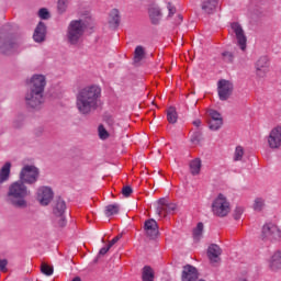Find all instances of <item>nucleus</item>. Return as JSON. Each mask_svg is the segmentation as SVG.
I'll return each mask as SVG.
<instances>
[{
    "label": "nucleus",
    "instance_id": "nucleus-1",
    "mask_svg": "<svg viewBox=\"0 0 281 281\" xmlns=\"http://www.w3.org/2000/svg\"><path fill=\"white\" fill-rule=\"evenodd\" d=\"M102 89L99 86L81 88L76 95V109L80 115H90L100 106Z\"/></svg>",
    "mask_w": 281,
    "mask_h": 281
},
{
    "label": "nucleus",
    "instance_id": "nucleus-2",
    "mask_svg": "<svg viewBox=\"0 0 281 281\" xmlns=\"http://www.w3.org/2000/svg\"><path fill=\"white\" fill-rule=\"evenodd\" d=\"M29 195L30 191L27 187H25L23 181L19 180L10 184L5 201L9 205L18 210H25V207H27V200H25V198Z\"/></svg>",
    "mask_w": 281,
    "mask_h": 281
},
{
    "label": "nucleus",
    "instance_id": "nucleus-3",
    "mask_svg": "<svg viewBox=\"0 0 281 281\" xmlns=\"http://www.w3.org/2000/svg\"><path fill=\"white\" fill-rule=\"evenodd\" d=\"M260 240H262L267 247H269V245H273V243H280V227L273 223L265 224L261 228Z\"/></svg>",
    "mask_w": 281,
    "mask_h": 281
},
{
    "label": "nucleus",
    "instance_id": "nucleus-4",
    "mask_svg": "<svg viewBox=\"0 0 281 281\" xmlns=\"http://www.w3.org/2000/svg\"><path fill=\"white\" fill-rule=\"evenodd\" d=\"M212 212L214 216L220 218H225L229 212H232V204L228 202L227 198L220 193L212 202Z\"/></svg>",
    "mask_w": 281,
    "mask_h": 281
},
{
    "label": "nucleus",
    "instance_id": "nucleus-5",
    "mask_svg": "<svg viewBox=\"0 0 281 281\" xmlns=\"http://www.w3.org/2000/svg\"><path fill=\"white\" fill-rule=\"evenodd\" d=\"M65 210H67L65 200H56L53 206V223L55 227H65V225H67V220L65 218Z\"/></svg>",
    "mask_w": 281,
    "mask_h": 281
},
{
    "label": "nucleus",
    "instance_id": "nucleus-6",
    "mask_svg": "<svg viewBox=\"0 0 281 281\" xmlns=\"http://www.w3.org/2000/svg\"><path fill=\"white\" fill-rule=\"evenodd\" d=\"M83 34H85V23H82V21L80 20L71 21L68 26V33H67L69 43H71V45L78 44V41L82 38Z\"/></svg>",
    "mask_w": 281,
    "mask_h": 281
},
{
    "label": "nucleus",
    "instance_id": "nucleus-7",
    "mask_svg": "<svg viewBox=\"0 0 281 281\" xmlns=\"http://www.w3.org/2000/svg\"><path fill=\"white\" fill-rule=\"evenodd\" d=\"M27 92L25 94V104L29 111L36 109V75H33L30 80L26 81Z\"/></svg>",
    "mask_w": 281,
    "mask_h": 281
},
{
    "label": "nucleus",
    "instance_id": "nucleus-8",
    "mask_svg": "<svg viewBox=\"0 0 281 281\" xmlns=\"http://www.w3.org/2000/svg\"><path fill=\"white\" fill-rule=\"evenodd\" d=\"M177 211V204L169 202L168 199L161 198L157 202L156 213L159 218H166L167 214H173Z\"/></svg>",
    "mask_w": 281,
    "mask_h": 281
},
{
    "label": "nucleus",
    "instance_id": "nucleus-9",
    "mask_svg": "<svg viewBox=\"0 0 281 281\" xmlns=\"http://www.w3.org/2000/svg\"><path fill=\"white\" fill-rule=\"evenodd\" d=\"M3 43V33H0V52L1 54H12L13 52H16L21 45V42L16 38H10L5 37Z\"/></svg>",
    "mask_w": 281,
    "mask_h": 281
},
{
    "label": "nucleus",
    "instance_id": "nucleus-10",
    "mask_svg": "<svg viewBox=\"0 0 281 281\" xmlns=\"http://www.w3.org/2000/svg\"><path fill=\"white\" fill-rule=\"evenodd\" d=\"M231 29L235 33L238 47L241 52H245V49H247V36L245 35L243 26H240L238 22H234L231 24Z\"/></svg>",
    "mask_w": 281,
    "mask_h": 281
},
{
    "label": "nucleus",
    "instance_id": "nucleus-11",
    "mask_svg": "<svg viewBox=\"0 0 281 281\" xmlns=\"http://www.w3.org/2000/svg\"><path fill=\"white\" fill-rule=\"evenodd\" d=\"M45 87H47V77H45V75H36L37 104H43L45 102Z\"/></svg>",
    "mask_w": 281,
    "mask_h": 281
},
{
    "label": "nucleus",
    "instance_id": "nucleus-12",
    "mask_svg": "<svg viewBox=\"0 0 281 281\" xmlns=\"http://www.w3.org/2000/svg\"><path fill=\"white\" fill-rule=\"evenodd\" d=\"M233 91L234 85H232V82H229L228 80L222 79L217 82V93L220 100H229V95H232Z\"/></svg>",
    "mask_w": 281,
    "mask_h": 281
},
{
    "label": "nucleus",
    "instance_id": "nucleus-13",
    "mask_svg": "<svg viewBox=\"0 0 281 281\" xmlns=\"http://www.w3.org/2000/svg\"><path fill=\"white\" fill-rule=\"evenodd\" d=\"M37 201L40 205L47 206L54 201V191L49 187H41L37 190Z\"/></svg>",
    "mask_w": 281,
    "mask_h": 281
},
{
    "label": "nucleus",
    "instance_id": "nucleus-14",
    "mask_svg": "<svg viewBox=\"0 0 281 281\" xmlns=\"http://www.w3.org/2000/svg\"><path fill=\"white\" fill-rule=\"evenodd\" d=\"M20 181L23 183H34L36 181V167L25 166L20 173Z\"/></svg>",
    "mask_w": 281,
    "mask_h": 281
},
{
    "label": "nucleus",
    "instance_id": "nucleus-15",
    "mask_svg": "<svg viewBox=\"0 0 281 281\" xmlns=\"http://www.w3.org/2000/svg\"><path fill=\"white\" fill-rule=\"evenodd\" d=\"M255 69L259 78H265L269 74V58L267 56L260 57L255 64Z\"/></svg>",
    "mask_w": 281,
    "mask_h": 281
},
{
    "label": "nucleus",
    "instance_id": "nucleus-16",
    "mask_svg": "<svg viewBox=\"0 0 281 281\" xmlns=\"http://www.w3.org/2000/svg\"><path fill=\"white\" fill-rule=\"evenodd\" d=\"M268 146L270 148L281 147V127H274L268 136Z\"/></svg>",
    "mask_w": 281,
    "mask_h": 281
},
{
    "label": "nucleus",
    "instance_id": "nucleus-17",
    "mask_svg": "<svg viewBox=\"0 0 281 281\" xmlns=\"http://www.w3.org/2000/svg\"><path fill=\"white\" fill-rule=\"evenodd\" d=\"M270 271L278 272L281 270V250H276L268 259Z\"/></svg>",
    "mask_w": 281,
    "mask_h": 281
},
{
    "label": "nucleus",
    "instance_id": "nucleus-18",
    "mask_svg": "<svg viewBox=\"0 0 281 281\" xmlns=\"http://www.w3.org/2000/svg\"><path fill=\"white\" fill-rule=\"evenodd\" d=\"M144 232L148 238L159 236V226L155 220H147L144 224Z\"/></svg>",
    "mask_w": 281,
    "mask_h": 281
},
{
    "label": "nucleus",
    "instance_id": "nucleus-19",
    "mask_svg": "<svg viewBox=\"0 0 281 281\" xmlns=\"http://www.w3.org/2000/svg\"><path fill=\"white\" fill-rule=\"evenodd\" d=\"M221 254H223V250H221V247L216 244H212L209 246L207 249V257L212 265H216V262H221Z\"/></svg>",
    "mask_w": 281,
    "mask_h": 281
},
{
    "label": "nucleus",
    "instance_id": "nucleus-20",
    "mask_svg": "<svg viewBox=\"0 0 281 281\" xmlns=\"http://www.w3.org/2000/svg\"><path fill=\"white\" fill-rule=\"evenodd\" d=\"M199 280V271L192 266H184L182 270V281H196Z\"/></svg>",
    "mask_w": 281,
    "mask_h": 281
},
{
    "label": "nucleus",
    "instance_id": "nucleus-21",
    "mask_svg": "<svg viewBox=\"0 0 281 281\" xmlns=\"http://www.w3.org/2000/svg\"><path fill=\"white\" fill-rule=\"evenodd\" d=\"M201 8L204 14H214L218 8V0H202Z\"/></svg>",
    "mask_w": 281,
    "mask_h": 281
},
{
    "label": "nucleus",
    "instance_id": "nucleus-22",
    "mask_svg": "<svg viewBox=\"0 0 281 281\" xmlns=\"http://www.w3.org/2000/svg\"><path fill=\"white\" fill-rule=\"evenodd\" d=\"M47 36V26L45 23L40 22L36 27V43H43Z\"/></svg>",
    "mask_w": 281,
    "mask_h": 281
},
{
    "label": "nucleus",
    "instance_id": "nucleus-23",
    "mask_svg": "<svg viewBox=\"0 0 281 281\" xmlns=\"http://www.w3.org/2000/svg\"><path fill=\"white\" fill-rule=\"evenodd\" d=\"M149 19L154 25H157L161 21V10L158 7H151L149 9Z\"/></svg>",
    "mask_w": 281,
    "mask_h": 281
},
{
    "label": "nucleus",
    "instance_id": "nucleus-24",
    "mask_svg": "<svg viewBox=\"0 0 281 281\" xmlns=\"http://www.w3.org/2000/svg\"><path fill=\"white\" fill-rule=\"evenodd\" d=\"M143 281H155V270L150 268L149 266H145L143 268V274H142Z\"/></svg>",
    "mask_w": 281,
    "mask_h": 281
},
{
    "label": "nucleus",
    "instance_id": "nucleus-25",
    "mask_svg": "<svg viewBox=\"0 0 281 281\" xmlns=\"http://www.w3.org/2000/svg\"><path fill=\"white\" fill-rule=\"evenodd\" d=\"M191 175H199L201 172V159L195 158L190 162Z\"/></svg>",
    "mask_w": 281,
    "mask_h": 281
},
{
    "label": "nucleus",
    "instance_id": "nucleus-26",
    "mask_svg": "<svg viewBox=\"0 0 281 281\" xmlns=\"http://www.w3.org/2000/svg\"><path fill=\"white\" fill-rule=\"evenodd\" d=\"M40 271L43 276H54V267L49 266L47 262L43 261L40 266Z\"/></svg>",
    "mask_w": 281,
    "mask_h": 281
},
{
    "label": "nucleus",
    "instance_id": "nucleus-27",
    "mask_svg": "<svg viewBox=\"0 0 281 281\" xmlns=\"http://www.w3.org/2000/svg\"><path fill=\"white\" fill-rule=\"evenodd\" d=\"M243 157H245V148L243 146H237L233 154V161H243Z\"/></svg>",
    "mask_w": 281,
    "mask_h": 281
},
{
    "label": "nucleus",
    "instance_id": "nucleus-28",
    "mask_svg": "<svg viewBox=\"0 0 281 281\" xmlns=\"http://www.w3.org/2000/svg\"><path fill=\"white\" fill-rule=\"evenodd\" d=\"M167 120L169 124H176L178 120L177 110L175 108H169L167 110Z\"/></svg>",
    "mask_w": 281,
    "mask_h": 281
},
{
    "label": "nucleus",
    "instance_id": "nucleus-29",
    "mask_svg": "<svg viewBox=\"0 0 281 281\" xmlns=\"http://www.w3.org/2000/svg\"><path fill=\"white\" fill-rule=\"evenodd\" d=\"M252 209L255 210V212H262V210H265V199L262 198L255 199Z\"/></svg>",
    "mask_w": 281,
    "mask_h": 281
},
{
    "label": "nucleus",
    "instance_id": "nucleus-30",
    "mask_svg": "<svg viewBox=\"0 0 281 281\" xmlns=\"http://www.w3.org/2000/svg\"><path fill=\"white\" fill-rule=\"evenodd\" d=\"M120 212V205L117 204H110L105 207V215L113 216Z\"/></svg>",
    "mask_w": 281,
    "mask_h": 281
},
{
    "label": "nucleus",
    "instance_id": "nucleus-31",
    "mask_svg": "<svg viewBox=\"0 0 281 281\" xmlns=\"http://www.w3.org/2000/svg\"><path fill=\"white\" fill-rule=\"evenodd\" d=\"M201 236H203V223L200 222L193 229V238L194 240H201Z\"/></svg>",
    "mask_w": 281,
    "mask_h": 281
},
{
    "label": "nucleus",
    "instance_id": "nucleus-32",
    "mask_svg": "<svg viewBox=\"0 0 281 281\" xmlns=\"http://www.w3.org/2000/svg\"><path fill=\"white\" fill-rule=\"evenodd\" d=\"M145 50L142 46H137L134 52V60L135 63H139V60L144 59Z\"/></svg>",
    "mask_w": 281,
    "mask_h": 281
},
{
    "label": "nucleus",
    "instance_id": "nucleus-33",
    "mask_svg": "<svg viewBox=\"0 0 281 281\" xmlns=\"http://www.w3.org/2000/svg\"><path fill=\"white\" fill-rule=\"evenodd\" d=\"M67 5H69V0H58L57 10L60 14L67 12Z\"/></svg>",
    "mask_w": 281,
    "mask_h": 281
},
{
    "label": "nucleus",
    "instance_id": "nucleus-34",
    "mask_svg": "<svg viewBox=\"0 0 281 281\" xmlns=\"http://www.w3.org/2000/svg\"><path fill=\"white\" fill-rule=\"evenodd\" d=\"M110 23H114V25H117V23H120V11H117V9H113L110 13Z\"/></svg>",
    "mask_w": 281,
    "mask_h": 281
},
{
    "label": "nucleus",
    "instance_id": "nucleus-35",
    "mask_svg": "<svg viewBox=\"0 0 281 281\" xmlns=\"http://www.w3.org/2000/svg\"><path fill=\"white\" fill-rule=\"evenodd\" d=\"M207 115L210 117L209 121H216V122H218V120H223V117L221 116V113H218L216 110H209L207 111Z\"/></svg>",
    "mask_w": 281,
    "mask_h": 281
},
{
    "label": "nucleus",
    "instance_id": "nucleus-36",
    "mask_svg": "<svg viewBox=\"0 0 281 281\" xmlns=\"http://www.w3.org/2000/svg\"><path fill=\"white\" fill-rule=\"evenodd\" d=\"M223 126V120H217V121H209V128L211 131H218Z\"/></svg>",
    "mask_w": 281,
    "mask_h": 281
},
{
    "label": "nucleus",
    "instance_id": "nucleus-37",
    "mask_svg": "<svg viewBox=\"0 0 281 281\" xmlns=\"http://www.w3.org/2000/svg\"><path fill=\"white\" fill-rule=\"evenodd\" d=\"M38 16L43 21H47V19H49V16L52 15L49 14V11L47 9L43 8V9H40Z\"/></svg>",
    "mask_w": 281,
    "mask_h": 281
},
{
    "label": "nucleus",
    "instance_id": "nucleus-38",
    "mask_svg": "<svg viewBox=\"0 0 281 281\" xmlns=\"http://www.w3.org/2000/svg\"><path fill=\"white\" fill-rule=\"evenodd\" d=\"M245 212V207L243 206H237L234 211V218L235 221H239V218L243 216Z\"/></svg>",
    "mask_w": 281,
    "mask_h": 281
},
{
    "label": "nucleus",
    "instance_id": "nucleus-39",
    "mask_svg": "<svg viewBox=\"0 0 281 281\" xmlns=\"http://www.w3.org/2000/svg\"><path fill=\"white\" fill-rule=\"evenodd\" d=\"M99 137L100 139H108L109 132H106V128H104V125L99 126Z\"/></svg>",
    "mask_w": 281,
    "mask_h": 281
},
{
    "label": "nucleus",
    "instance_id": "nucleus-40",
    "mask_svg": "<svg viewBox=\"0 0 281 281\" xmlns=\"http://www.w3.org/2000/svg\"><path fill=\"white\" fill-rule=\"evenodd\" d=\"M122 194L123 196H126V198L131 196V194H133V188L128 186L123 187Z\"/></svg>",
    "mask_w": 281,
    "mask_h": 281
},
{
    "label": "nucleus",
    "instance_id": "nucleus-41",
    "mask_svg": "<svg viewBox=\"0 0 281 281\" xmlns=\"http://www.w3.org/2000/svg\"><path fill=\"white\" fill-rule=\"evenodd\" d=\"M8 259H0V271H8Z\"/></svg>",
    "mask_w": 281,
    "mask_h": 281
},
{
    "label": "nucleus",
    "instance_id": "nucleus-42",
    "mask_svg": "<svg viewBox=\"0 0 281 281\" xmlns=\"http://www.w3.org/2000/svg\"><path fill=\"white\" fill-rule=\"evenodd\" d=\"M167 9L169 10V16H172V14L177 12V9L175 8V5H172V3H168Z\"/></svg>",
    "mask_w": 281,
    "mask_h": 281
},
{
    "label": "nucleus",
    "instance_id": "nucleus-43",
    "mask_svg": "<svg viewBox=\"0 0 281 281\" xmlns=\"http://www.w3.org/2000/svg\"><path fill=\"white\" fill-rule=\"evenodd\" d=\"M111 249L110 245L108 244L103 248L100 249L99 255L100 256H105V254Z\"/></svg>",
    "mask_w": 281,
    "mask_h": 281
},
{
    "label": "nucleus",
    "instance_id": "nucleus-44",
    "mask_svg": "<svg viewBox=\"0 0 281 281\" xmlns=\"http://www.w3.org/2000/svg\"><path fill=\"white\" fill-rule=\"evenodd\" d=\"M120 238H122V235H117L116 237H114L108 245L110 247H113V245H115L120 240Z\"/></svg>",
    "mask_w": 281,
    "mask_h": 281
},
{
    "label": "nucleus",
    "instance_id": "nucleus-45",
    "mask_svg": "<svg viewBox=\"0 0 281 281\" xmlns=\"http://www.w3.org/2000/svg\"><path fill=\"white\" fill-rule=\"evenodd\" d=\"M193 126L199 128L201 126V120L198 119V120L193 121Z\"/></svg>",
    "mask_w": 281,
    "mask_h": 281
},
{
    "label": "nucleus",
    "instance_id": "nucleus-46",
    "mask_svg": "<svg viewBox=\"0 0 281 281\" xmlns=\"http://www.w3.org/2000/svg\"><path fill=\"white\" fill-rule=\"evenodd\" d=\"M192 144H199V136L191 137Z\"/></svg>",
    "mask_w": 281,
    "mask_h": 281
},
{
    "label": "nucleus",
    "instance_id": "nucleus-47",
    "mask_svg": "<svg viewBox=\"0 0 281 281\" xmlns=\"http://www.w3.org/2000/svg\"><path fill=\"white\" fill-rule=\"evenodd\" d=\"M235 281H248V280H247V278H245V277H239V278H237Z\"/></svg>",
    "mask_w": 281,
    "mask_h": 281
},
{
    "label": "nucleus",
    "instance_id": "nucleus-48",
    "mask_svg": "<svg viewBox=\"0 0 281 281\" xmlns=\"http://www.w3.org/2000/svg\"><path fill=\"white\" fill-rule=\"evenodd\" d=\"M33 40L36 41V30H34V33H33Z\"/></svg>",
    "mask_w": 281,
    "mask_h": 281
},
{
    "label": "nucleus",
    "instance_id": "nucleus-49",
    "mask_svg": "<svg viewBox=\"0 0 281 281\" xmlns=\"http://www.w3.org/2000/svg\"><path fill=\"white\" fill-rule=\"evenodd\" d=\"M223 56H232V53H224Z\"/></svg>",
    "mask_w": 281,
    "mask_h": 281
},
{
    "label": "nucleus",
    "instance_id": "nucleus-50",
    "mask_svg": "<svg viewBox=\"0 0 281 281\" xmlns=\"http://www.w3.org/2000/svg\"><path fill=\"white\" fill-rule=\"evenodd\" d=\"M72 281H81V280H80V277H77V278L72 279Z\"/></svg>",
    "mask_w": 281,
    "mask_h": 281
},
{
    "label": "nucleus",
    "instance_id": "nucleus-51",
    "mask_svg": "<svg viewBox=\"0 0 281 281\" xmlns=\"http://www.w3.org/2000/svg\"><path fill=\"white\" fill-rule=\"evenodd\" d=\"M180 21H183V16L179 15Z\"/></svg>",
    "mask_w": 281,
    "mask_h": 281
}]
</instances>
